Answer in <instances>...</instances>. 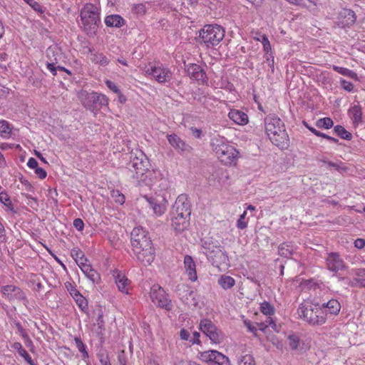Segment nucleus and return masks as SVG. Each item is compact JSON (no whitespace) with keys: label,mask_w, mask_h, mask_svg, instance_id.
I'll use <instances>...</instances> for the list:
<instances>
[{"label":"nucleus","mask_w":365,"mask_h":365,"mask_svg":"<svg viewBox=\"0 0 365 365\" xmlns=\"http://www.w3.org/2000/svg\"><path fill=\"white\" fill-rule=\"evenodd\" d=\"M133 251L143 265L150 264L155 259V249L148 232L142 227H134L130 234Z\"/></svg>","instance_id":"nucleus-1"},{"label":"nucleus","mask_w":365,"mask_h":365,"mask_svg":"<svg viewBox=\"0 0 365 365\" xmlns=\"http://www.w3.org/2000/svg\"><path fill=\"white\" fill-rule=\"evenodd\" d=\"M150 163L147 156L142 152L138 151L132 154L128 172L130 173V178L140 185V182L153 187L155 185L153 181L157 174L153 170H149Z\"/></svg>","instance_id":"nucleus-2"},{"label":"nucleus","mask_w":365,"mask_h":365,"mask_svg":"<svg viewBox=\"0 0 365 365\" xmlns=\"http://www.w3.org/2000/svg\"><path fill=\"white\" fill-rule=\"evenodd\" d=\"M266 133L272 143L281 149L289 145V138L282 120L275 115H269L264 119Z\"/></svg>","instance_id":"nucleus-3"},{"label":"nucleus","mask_w":365,"mask_h":365,"mask_svg":"<svg viewBox=\"0 0 365 365\" xmlns=\"http://www.w3.org/2000/svg\"><path fill=\"white\" fill-rule=\"evenodd\" d=\"M213 151L217 158L225 165H235L239 158V151L230 145L222 137L215 138L212 140Z\"/></svg>","instance_id":"nucleus-4"},{"label":"nucleus","mask_w":365,"mask_h":365,"mask_svg":"<svg viewBox=\"0 0 365 365\" xmlns=\"http://www.w3.org/2000/svg\"><path fill=\"white\" fill-rule=\"evenodd\" d=\"M80 18L81 29L88 35L94 34L101 23L99 8L91 3L86 4L81 10Z\"/></svg>","instance_id":"nucleus-5"},{"label":"nucleus","mask_w":365,"mask_h":365,"mask_svg":"<svg viewBox=\"0 0 365 365\" xmlns=\"http://www.w3.org/2000/svg\"><path fill=\"white\" fill-rule=\"evenodd\" d=\"M225 29L217 24H207L199 31L197 38L200 43L217 46L225 37Z\"/></svg>","instance_id":"nucleus-6"},{"label":"nucleus","mask_w":365,"mask_h":365,"mask_svg":"<svg viewBox=\"0 0 365 365\" xmlns=\"http://www.w3.org/2000/svg\"><path fill=\"white\" fill-rule=\"evenodd\" d=\"M143 71L147 77L161 84L168 83L173 78L171 70L160 62L148 63L144 67Z\"/></svg>","instance_id":"nucleus-7"},{"label":"nucleus","mask_w":365,"mask_h":365,"mask_svg":"<svg viewBox=\"0 0 365 365\" xmlns=\"http://www.w3.org/2000/svg\"><path fill=\"white\" fill-rule=\"evenodd\" d=\"M78 97L82 105L93 112L108 105V98L102 93L81 90L79 91Z\"/></svg>","instance_id":"nucleus-8"},{"label":"nucleus","mask_w":365,"mask_h":365,"mask_svg":"<svg viewBox=\"0 0 365 365\" xmlns=\"http://www.w3.org/2000/svg\"><path fill=\"white\" fill-rule=\"evenodd\" d=\"M299 317L313 326H320L325 324V315L317 308L314 303L311 304H301L297 309Z\"/></svg>","instance_id":"nucleus-9"},{"label":"nucleus","mask_w":365,"mask_h":365,"mask_svg":"<svg viewBox=\"0 0 365 365\" xmlns=\"http://www.w3.org/2000/svg\"><path fill=\"white\" fill-rule=\"evenodd\" d=\"M200 246L204 250L203 253L207 256V259L213 262H217L215 258L225 259L227 257L219 242L217 240H213L211 237L202 239L200 240Z\"/></svg>","instance_id":"nucleus-10"},{"label":"nucleus","mask_w":365,"mask_h":365,"mask_svg":"<svg viewBox=\"0 0 365 365\" xmlns=\"http://www.w3.org/2000/svg\"><path fill=\"white\" fill-rule=\"evenodd\" d=\"M150 296L152 302L160 308L170 311L173 308L171 300L165 291L158 284H154L150 288Z\"/></svg>","instance_id":"nucleus-11"},{"label":"nucleus","mask_w":365,"mask_h":365,"mask_svg":"<svg viewBox=\"0 0 365 365\" xmlns=\"http://www.w3.org/2000/svg\"><path fill=\"white\" fill-rule=\"evenodd\" d=\"M200 359L207 364L232 365L229 358L217 350H208L200 354Z\"/></svg>","instance_id":"nucleus-12"},{"label":"nucleus","mask_w":365,"mask_h":365,"mask_svg":"<svg viewBox=\"0 0 365 365\" xmlns=\"http://www.w3.org/2000/svg\"><path fill=\"white\" fill-rule=\"evenodd\" d=\"M2 296L9 302H20L24 305L28 303L25 292L19 287L14 285H4L1 287Z\"/></svg>","instance_id":"nucleus-13"},{"label":"nucleus","mask_w":365,"mask_h":365,"mask_svg":"<svg viewBox=\"0 0 365 365\" xmlns=\"http://www.w3.org/2000/svg\"><path fill=\"white\" fill-rule=\"evenodd\" d=\"M200 330L215 344H219L222 340L220 331L207 319H202L200 323Z\"/></svg>","instance_id":"nucleus-14"},{"label":"nucleus","mask_w":365,"mask_h":365,"mask_svg":"<svg viewBox=\"0 0 365 365\" xmlns=\"http://www.w3.org/2000/svg\"><path fill=\"white\" fill-rule=\"evenodd\" d=\"M46 56L51 61L47 63L46 67L53 76L57 74V70L66 71L70 73V72L63 67L55 66V64L58 63L61 57V47H48Z\"/></svg>","instance_id":"nucleus-15"},{"label":"nucleus","mask_w":365,"mask_h":365,"mask_svg":"<svg viewBox=\"0 0 365 365\" xmlns=\"http://www.w3.org/2000/svg\"><path fill=\"white\" fill-rule=\"evenodd\" d=\"M325 262L327 269L331 272L336 273L346 267L344 259L338 252L328 253Z\"/></svg>","instance_id":"nucleus-16"},{"label":"nucleus","mask_w":365,"mask_h":365,"mask_svg":"<svg viewBox=\"0 0 365 365\" xmlns=\"http://www.w3.org/2000/svg\"><path fill=\"white\" fill-rule=\"evenodd\" d=\"M191 210H190V204L189 200H187V195H179L175 204L173 206L171 210V215H177L179 214L181 215H183L185 216H190Z\"/></svg>","instance_id":"nucleus-17"},{"label":"nucleus","mask_w":365,"mask_h":365,"mask_svg":"<svg viewBox=\"0 0 365 365\" xmlns=\"http://www.w3.org/2000/svg\"><path fill=\"white\" fill-rule=\"evenodd\" d=\"M186 71L190 78L196 81L199 84H204L207 81V75L202 68L195 63L187 66Z\"/></svg>","instance_id":"nucleus-18"},{"label":"nucleus","mask_w":365,"mask_h":365,"mask_svg":"<svg viewBox=\"0 0 365 365\" xmlns=\"http://www.w3.org/2000/svg\"><path fill=\"white\" fill-rule=\"evenodd\" d=\"M169 143L180 153H189L192 150V147L186 143L176 134H171L167 136Z\"/></svg>","instance_id":"nucleus-19"},{"label":"nucleus","mask_w":365,"mask_h":365,"mask_svg":"<svg viewBox=\"0 0 365 365\" xmlns=\"http://www.w3.org/2000/svg\"><path fill=\"white\" fill-rule=\"evenodd\" d=\"M228 179L227 170L223 168L215 170L208 177V182L210 185L218 187L225 183Z\"/></svg>","instance_id":"nucleus-20"},{"label":"nucleus","mask_w":365,"mask_h":365,"mask_svg":"<svg viewBox=\"0 0 365 365\" xmlns=\"http://www.w3.org/2000/svg\"><path fill=\"white\" fill-rule=\"evenodd\" d=\"M171 225L173 228L178 232L184 231L189 227L190 216L177 215H171Z\"/></svg>","instance_id":"nucleus-21"},{"label":"nucleus","mask_w":365,"mask_h":365,"mask_svg":"<svg viewBox=\"0 0 365 365\" xmlns=\"http://www.w3.org/2000/svg\"><path fill=\"white\" fill-rule=\"evenodd\" d=\"M355 13L348 9H343L339 15V24L341 27H349L356 22Z\"/></svg>","instance_id":"nucleus-22"},{"label":"nucleus","mask_w":365,"mask_h":365,"mask_svg":"<svg viewBox=\"0 0 365 365\" xmlns=\"http://www.w3.org/2000/svg\"><path fill=\"white\" fill-rule=\"evenodd\" d=\"M79 268L93 284H98L100 282V274L93 268L92 265L89 263V261L79 266Z\"/></svg>","instance_id":"nucleus-23"},{"label":"nucleus","mask_w":365,"mask_h":365,"mask_svg":"<svg viewBox=\"0 0 365 365\" xmlns=\"http://www.w3.org/2000/svg\"><path fill=\"white\" fill-rule=\"evenodd\" d=\"M143 198L146 200L150 208L153 211V213L156 216L163 215L166 211V201L163 200L162 202H159L156 199L144 196Z\"/></svg>","instance_id":"nucleus-24"},{"label":"nucleus","mask_w":365,"mask_h":365,"mask_svg":"<svg viewBox=\"0 0 365 365\" xmlns=\"http://www.w3.org/2000/svg\"><path fill=\"white\" fill-rule=\"evenodd\" d=\"M184 267L188 279L191 282H195L197 279L196 272V264L192 257L190 255H185L184 257Z\"/></svg>","instance_id":"nucleus-25"},{"label":"nucleus","mask_w":365,"mask_h":365,"mask_svg":"<svg viewBox=\"0 0 365 365\" xmlns=\"http://www.w3.org/2000/svg\"><path fill=\"white\" fill-rule=\"evenodd\" d=\"M228 116L232 120L238 125H244L248 123L247 115L239 110H231L229 112Z\"/></svg>","instance_id":"nucleus-26"},{"label":"nucleus","mask_w":365,"mask_h":365,"mask_svg":"<svg viewBox=\"0 0 365 365\" xmlns=\"http://www.w3.org/2000/svg\"><path fill=\"white\" fill-rule=\"evenodd\" d=\"M340 310L341 304L337 299L334 298L328 299V307L325 313V322L327 317L338 315Z\"/></svg>","instance_id":"nucleus-27"},{"label":"nucleus","mask_w":365,"mask_h":365,"mask_svg":"<svg viewBox=\"0 0 365 365\" xmlns=\"http://www.w3.org/2000/svg\"><path fill=\"white\" fill-rule=\"evenodd\" d=\"M104 22L108 27L120 28L125 25V21L118 14L108 15L105 18Z\"/></svg>","instance_id":"nucleus-28"},{"label":"nucleus","mask_w":365,"mask_h":365,"mask_svg":"<svg viewBox=\"0 0 365 365\" xmlns=\"http://www.w3.org/2000/svg\"><path fill=\"white\" fill-rule=\"evenodd\" d=\"M115 283L118 290L124 294H129V280L120 274L115 277Z\"/></svg>","instance_id":"nucleus-29"},{"label":"nucleus","mask_w":365,"mask_h":365,"mask_svg":"<svg viewBox=\"0 0 365 365\" xmlns=\"http://www.w3.org/2000/svg\"><path fill=\"white\" fill-rule=\"evenodd\" d=\"M349 114L350 115L353 123L358 125L362 120V111L359 105H354L349 109Z\"/></svg>","instance_id":"nucleus-30"},{"label":"nucleus","mask_w":365,"mask_h":365,"mask_svg":"<svg viewBox=\"0 0 365 365\" xmlns=\"http://www.w3.org/2000/svg\"><path fill=\"white\" fill-rule=\"evenodd\" d=\"M11 347L16 350L19 354L22 356L24 360L29 364L30 365H36L34 360L31 359V356L28 354V352L23 348L20 342H14Z\"/></svg>","instance_id":"nucleus-31"},{"label":"nucleus","mask_w":365,"mask_h":365,"mask_svg":"<svg viewBox=\"0 0 365 365\" xmlns=\"http://www.w3.org/2000/svg\"><path fill=\"white\" fill-rule=\"evenodd\" d=\"M89 58L92 62L101 66H106L108 63L107 58L103 53L95 52L93 48H89Z\"/></svg>","instance_id":"nucleus-32"},{"label":"nucleus","mask_w":365,"mask_h":365,"mask_svg":"<svg viewBox=\"0 0 365 365\" xmlns=\"http://www.w3.org/2000/svg\"><path fill=\"white\" fill-rule=\"evenodd\" d=\"M219 285L225 290L231 289L235 284V280L233 277L222 274L218 279Z\"/></svg>","instance_id":"nucleus-33"},{"label":"nucleus","mask_w":365,"mask_h":365,"mask_svg":"<svg viewBox=\"0 0 365 365\" xmlns=\"http://www.w3.org/2000/svg\"><path fill=\"white\" fill-rule=\"evenodd\" d=\"M71 257L76 261L78 266H81L86 262H88V259L86 257L83 251H81L79 248L75 247L71 251Z\"/></svg>","instance_id":"nucleus-34"},{"label":"nucleus","mask_w":365,"mask_h":365,"mask_svg":"<svg viewBox=\"0 0 365 365\" xmlns=\"http://www.w3.org/2000/svg\"><path fill=\"white\" fill-rule=\"evenodd\" d=\"M355 275L356 277L353 279L352 285L365 287V268L356 269Z\"/></svg>","instance_id":"nucleus-35"},{"label":"nucleus","mask_w":365,"mask_h":365,"mask_svg":"<svg viewBox=\"0 0 365 365\" xmlns=\"http://www.w3.org/2000/svg\"><path fill=\"white\" fill-rule=\"evenodd\" d=\"M74 341L78 350L82 354L83 360L86 361L89 357L86 344L83 342L81 339L78 336L74 338Z\"/></svg>","instance_id":"nucleus-36"},{"label":"nucleus","mask_w":365,"mask_h":365,"mask_svg":"<svg viewBox=\"0 0 365 365\" xmlns=\"http://www.w3.org/2000/svg\"><path fill=\"white\" fill-rule=\"evenodd\" d=\"M259 310L263 314L267 317H272L275 313V309L274 306L267 301H264L260 304Z\"/></svg>","instance_id":"nucleus-37"},{"label":"nucleus","mask_w":365,"mask_h":365,"mask_svg":"<svg viewBox=\"0 0 365 365\" xmlns=\"http://www.w3.org/2000/svg\"><path fill=\"white\" fill-rule=\"evenodd\" d=\"M12 128L8 121L0 120V135L4 138H9Z\"/></svg>","instance_id":"nucleus-38"},{"label":"nucleus","mask_w":365,"mask_h":365,"mask_svg":"<svg viewBox=\"0 0 365 365\" xmlns=\"http://www.w3.org/2000/svg\"><path fill=\"white\" fill-rule=\"evenodd\" d=\"M0 202L4 204L11 212L16 213V211L14 209V206L10 200V197L6 192H0Z\"/></svg>","instance_id":"nucleus-39"},{"label":"nucleus","mask_w":365,"mask_h":365,"mask_svg":"<svg viewBox=\"0 0 365 365\" xmlns=\"http://www.w3.org/2000/svg\"><path fill=\"white\" fill-rule=\"evenodd\" d=\"M289 4L302 7L309 9L312 6H317V3L313 0H287Z\"/></svg>","instance_id":"nucleus-40"},{"label":"nucleus","mask_w":365,"mask_h":365,"mask_svg":"<svg viewBox=\"0 0 365 365\" xmlns=\"http://www.w3.org/2000/svg\"><path fill=\"white\" fill-rule=\"evenodd\" d=\"M279 255L282 257L289 258L293 253V249L289 244L283 243L278 248Z\"/></svg>","instance_id":"nucleus-41"},{"label":"nucleus","mask_w":365,"mask_h":365,"mask_svg":"<svg viewBox=\"0 0 365 365\" xmlns=\"http://www.w3.org/2000/svg\"><path fill=\"white\" fill-rule=\"evenodd\" d=\"M334 133L342 139L350 140L352 138L351 133L348 132L343 126L336 125L334 128Z\"/></svg>","instance_id":"nucleus-42"},{"label":"nucleus","mask_w":365,"mask_h":365,"mask_svg":"<svg viewBox=\"0 0 365 365\" xmlns=\"http://www.w3.org/2000/svg\"><path fill=\"white\" fill-rule=\"evenodd\" d=\"M334 125V122L331 118L325 117L319 118L316 122V126L319 128L329 129Z\"/></svg>","instance_id":"nucleus-43"},{"label":"nucleus","mask_w":365,"mask_h":365,"mask_svg":"<svg viewBox=\"0 0 365 365\" xmlns=\"http://www.w3.org/2000/svg\"><path fill=\"white\" fill-rule=\"evenodd\" d=\"M78 307L82 310L83 312H86L88 310V302L86 299L80 293L73 297Z\"/></svg>","instance_id":"nucleus-44"},{"label":"nucleus","mask_w":365,"mask_h":365,"mask_svg":"<svg viewBox=\"0 0 365 365\" xmlns=\"http://www.w3.org/2000/svg\"><path fill=\"white\" fill-rule=\"evenodd\" d=\"M111 197L113 200L120 205H123L125 202L124 195L118 190H113L111 192Z\"/></svg>","instance_id":"nucleus-45"},{"label":"nucleus","mask_w":365,"mask_h":365,"mask_svg":"<svg viewBox=\"0 0 365 365\" xmlns=\"http://www.w3.org/2000/svg\"><path fill=\"white\" fill-rule=\"evenodd\" d=\"M253 38L257 43H261L262 46H270L268 38L263 34L256 32L253 34Z\"/></svg>","instance_id":"nucleus-46"},{"label":"nucleus","mask_w":365,"mask_h":365,"mask_svg":"<svg viewBox=\"0 0 365 365\" xmlns=\"http://www.w3.org/2000/svg\"><path fill=\"white\" fill-rule=\"evenodd\" d=\"M313 303L317 308L319 309L322 311V314L325 315L326 309H327L328 307V299H323L319 301L314 299L313 301Z\"/></svg>","instance_id":"nucleus-47"},{"label":"nucleus","mask_w":365,"mask_h":365,"mask_svg":"<svg viewBox=\"0 0 365 365\" xmlns=\"http://www.w3.org/2000/svg\"><path fill=\"white\" fill-rule=\"evenodd\" d=\"M238 365H255L254 358L250 354H245L240 357Z\"/></svg>","instance_id":"nucleus-48"},{"label":"nucleus","mask_w":365,"mask_h":365,"mask_svg":"<svg viewBox=\"0 0 365 365\" xmlns=\"http://www.w3.org/2000/svg\"><path fill=\"white\" fill-rule=\"evenodd\" d=\"M264 51L265 52L267 64L273 70L274 69V56L272 55V47H264Z\"/></svg>","instance_id":"nucleus-49"},{"label":"nucleus","mask_w":365,"mask_h":365,"mask_svg":"<svg viewBox=\"0 0 365 365\" xmlns=\"http://www.w3.org/2000/svg\"><path fill=\"white\" fill-rule=\"evenodd\" d=\"M132 11L137 15L143 16L145 14L147 9L144 4H137L133 5Z\"/></svg>","instance_id":"nucleus-50"},{"label":"nucleus","mask_w":365,"mask_h":365,"mask_svg":"<svg viewBox=\"0 0 365 365\" xmlns=\"http://www.w3.org/2000/svg\"><path fill=\"white\" fill-rule=\"evenodd\" d=\"M288 341L290 348L295 350L298 348L299 344V337L297 335L292 334L288 336Z\"/></svg>","instance_id":"nucleus-51"},{"label":"nucleus","mask_w":365,"mask_h":365,"mask_svg":"<svg viewBox=\"0 0 365 365\" xmlns=\"http://www.w3.org/2000/svg\"><path fill=\"white\" fill-rule=\"evenodd\" d=\"M247 215V210H245L242 215H240L239 219L237 221V227L240 230H244L247 227V222L245 221V217Z\"/></svg>","instance_id":"nucleus-52"},{"label":"nucleus","mask_w":365,"mask_h":365,"mask_svg":"<svg viewBox=\"0 0 365 365\" xmlns=\"http://www.w3.org/2000/svg\"><path fill=\"white\" fill-rule=\"evenodd\" d=\"M16 327L19 332L20 333L21 336L23 337V339H24L26 340V343L32 345L33 344L32 341L30 339L28 334L24 329L22 326L21 325V324L19 322L16 323Z\"/></svg>","instance_id":"nucleus-53"},{"label":"nucleus","mask_w":365,"mask_h":365,"mask_svg":"<svg viewBox=\"0 0 365 365\" xmlns=\"http://www.w3.org/2000/svg\"><path fill=\"white\" fill-rule=\"evenodd\" d=\"M339 83H340V85H341V88L344 90L348 91V92L353 91L354 86V84L352 83H351L349 81H346L344 79H342V78L340 79Z\"/></svg>","instance_id":"nucleus-54"},{"label":"nucleus","mask_w":365,"mask_h":365,"mask_svg":"<svg viewBox=\"0 0 365 365\" xmlns=\"http://www.w3.org/2000/svg\"><path fill=\"white\" fill-rule=\"evenodd\" d=\"M34 10L38 12H43L41 6L35 0H24Z\"/></svg>","instance_id":"nucleus-55"},{"label":"nucleus","mask_w":365,"mask_h":365,"mask_svg":"<svg viewBox=\"0 0 365 365\" xmlns=\"http://www.w3.org/2000/svg\"><path fill=\"white\" fill-rule=\"evenodd\" d=\"M190 130L191 132L192 135L197 138L200 139L202 137V131L201 129L195 128V127H190Z\"/></svg>","instance_id":"nucleus-56"},{"label":"nucleus","mask_w":365,"mask_h":365,"mask_svg":"<svg viewBox=\"0 0 365 365\" xmlns=\"http://www.w3.org/2000/svg\"><path fill=\"white\" fill-rule=\"evenodd\" d=\"M73 224L78 231H82L84 228V222L81 218L75 219Z\"/></svg>","instance_id":"nucleus-57"},{"label":"nucleus","mask_w":365,"mask_h":365,"mask_svg":"<svg viewBox=\"0 0 365 365\" xmlns=\"http://www.w3.org/2000/svg\"><path fill=\"white\" fill-rule=\"evenodd\" d=\"M106 84L108 86V88L109 89H110L112 91H113L115 93H120V91L118 87L116 86L115 83H114L113 82H112L110 80H107L106 81Z\"/></svg>","instance_id":"nucleus-58"},{"label":"nucleus","mask_w":365,"mask_h":365,"mask_svg":"<svg viewBox=\"0 0 365 365\" xmlns=\"http://www.w3.org/2000/svg\"><path fill=\"white\" fill-rule=\"evenodd\" d=\"M332 69L334 71H336V72H337V73H339L341 75L344 76H346L347 71L349 70L346 68H344V67H341V66H335V65H334L332 66Z\"/></svg>","instance_id":"nucleus-59"},{"label":"nucleus","mask_w":365,"mask_h":365,"mask_svg":"<svg viewBox=\"0 0 365 365\" xmlns=\"http://www.w3.org/2000/svg\"><path fill=\"white\" fill-rule=\"evenodd\" d=\"M35 173L38 176L39 178L41 179H44L46 178V175H47V173L46 172V170L42 168H39V167H37L36 169H35Z\"/></svg>","instance_id":"nucleus-60"},{"label":"nucleus","mask_w":365,"mask_h":365,"mask_svg":"<svg viewBox=\"0 0 365 365\" xmlns=\"http://www.w3.org/2000/svg\"><path fill=\"white\" fill-rule=\"evenodd\" d=\"M66 287L67 289L69 291L70 294L73 297H74L77 294H80L78 290L75 287L72 286L71 284L68 283V285L66 284Z\"/></svg>","instance_id":"nucleus-61"},{"label":"nucleus","mask_w":365,"mask_h":365,"mask_svg":"<svg viewBox=\"0 0 365 365\" xmlns=\"http://www.w3.org/2000/svg\"><path fill=\"white\" fill-rule=\"evenodd\" d=\"M6 241V230L3 224L0 222V242Z\"/></svg>","instance_id":"nucleus-62"},{"label":"nucleus","mask_w":365,"mask_h":365,"mask_svg":"<svg viewBox=\"0 0 365 365\" xmlns=\"http://www.w3.org/2000/svg\"><path fill=\"white\" fill-rule=\"evenodd\" d=\"M354 246L358 249H362L365 247V240L358 238L354 241Z\"/></svg>","instance_id":"nucleus-63"},{"label":"nucleus","mask_w":365,"mask_h":365,"mask_svg":"<svg viewBox=\"0 0 365 365\" xmlns=\"http://www.w3.org/2000/svg\"><path fill=\"white\" fill-rule=\"evenodd\" d=\"M27 165L31 169H36L38 167V162L34 158H30L27 162Z\"/></svg>","instance_id":"nucleus-64"}]
</instances>
